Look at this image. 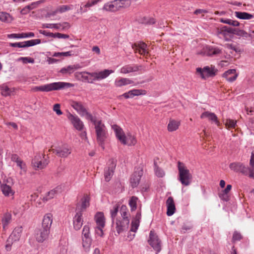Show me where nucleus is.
I'll return each mask as SVG.
<instances>
[{"label":"nucleus","instance_id":"obj_48","mask_svg":"<svg viewBox=\"0 0 254 254\" xmlns=\"http://www.w3.org/2000/svg\"><path fill=\"white\" fill-rule=\"evenodd\" d=\"M154 171L156 176L159 178L163 177L165 176L164 171L161 169L156 166V163H154Z\"/></svg>","mask_w":254,"mask_h":254},{"label":"nucleus","instance_id":"obj_17","mask_svg":"<svg viewBox=\"0 0 254 254\" xmlns=\"http://www.w3.org/2000/svg\"><path fill=\"white\" fill-rule=\"evenodd\" d=\"M147 93L146 90L144 89H132L129 90V91L126 92L121 95L120 98L121 97H124L126 99H128L129 98H133L136 96H140V95H145Z\"/></svg>","mask_w":254,"mask_h":254},{"label":"nucleus","instance_id":"obj_9","mask_svg":"<svg viewBox=\"0 0 254 254\" xmlns=\"http://www.w3.org/2000/svg\"><path fill=\"white\" fill-rule=\"evenodd\" d=\"M229 168L231 170L237 173H241L242 174L249 176L250 175L248 167L246 166L243 163L241 162H234L229 165Z\"/></svg>","mask_w":254,"mask_h":254},{"label":"nucleus","instance_id":"obj_8","mask_svg":"<svg viewBox=\"0 0 254 254\" xmlns=\"http://www.w3.org/2000/svg\"><path fill=\"white\" fill-rule=\"evenodd\" d=\"M218 70L215 68L214 65H211L210 66H206L203 68L198 67L196 68V72L200 74L201 77L203 79H206L209 77L214 76Z\"/></svg>","mask_w":254,"mask_h":254},{"label":"nucleus","instance_id":"obj_60","mask_svg":"<svg viewBox=\"0 0 254 254\" xmlns=\"http://www.w3.org/2000/svg\"><path fill=\"white\" fill-rule=\"evenodd\" d=\"M144 23L147 24H153L155 23V20L152 17L145 18Z\"/></svg>","mask_w":254,"mask_h":254},{"label":"nucleus","instance_id":"obj_3","mask_svg":"<svg viewBox=\"0 0 254 254\" xmlns=\"http://www.w3.org/2000/svg\"><path fill=\"white\" fill-rule=\"evenodd\" d=\"M111 127L116 137L122 144L129 146L135 144L136 140L134 136L128 135L127 136H126L122 128L117 125H112Z\"/></svg>","mask_w":254,"mask_h":254},{"label":"nucleus","instance_id":"obj_39","mask_svg":"<svg viewBox=\"0 0 254 254\" xmlns=\"http://www.w3.org/2000/svg\"><path fill=\"white\" fill-rule=\"evenodd\" d=\"M120 213L121 216V217L120 218H121V219L123 220H125L126 219L127 220H129L128 218L129 214L128 212V210L126 206L122 205L121 206L120 209Z\"/></svg>","mask_w":254,"mask_h":254},{"label":"nucleus","instance_id":"obj_46","mask_svg":"<svg viewBox=\"0 0 254 254\" xmlns=\"http://www.w3.org/2000/svg\"><path fill=\"white\" fill-rule=\"evenodd\" d=\"M118 211H119V206L117 204L114 205L113 208L112 209H111V210H110V214H111V217L112 218L113 224H114L115 219L117 215Z\"/></svg>","mask_w":254,"mask_h":254},{"label":"nucleus","instance_id":"obj_6","mask_svg":"<svg viewBox=\"0 0 254 254\" xmlns=\"http://www.w3.org/2000/svg\"><path fill=\"white\" fill-rule=\"evenodd\" d=\"M49 163L47 157L43 153H38L34 157V163H33V169L41 170L46 168Z\"/></svg>","mask_w":254,"mask_h":254},{"label":"nucleus","instance_id":"obj_53","mask_svg":"<svg viewBox=\"0 0 254 254\" xmlns=\"http://www.w3.org/2000/svg\"><path fill=\"white\" fill-rule=\"evenodd\" d=\"M50 36L54 38H58L59 39H67L69 35L67 34H62L60 33H51Z\"/></svg>","mask_w":254,"mask_h":254},{"label":"nucleus","instance_id":"obj_5","mask_svg":"<svg viewBox=\"0 0 254 254\" xmlns=\"http://www.w3.org/2000/svg\"><path fill=\"white\" fill-rule=\"evenodd\" d=\"M179 175L178 180L184 186H189L192 182V175L186 166L180 161L178 162Z\"/></svg>","mask_w":254,"mask_h":254},{"label":"nucleus","instance_id":"obj_38","mask_svg":"<svg viewBox=\"0 0 254 254\" xmlns=\"http://www.w3.org/2000/svg\"><path fill=\"white\" fill-rule=\"evenodd\" d=\"M250 167H248L250 175L249 177L254 178V153L251 154V159L250 161Z\"/></svg>","mask_w":254,"mask_h":254},{"label":"nucleus","instance_id":"obj_2","mask_svg":"<svg viewBox=\"0 0 254 254\" xmlns=\"http://www.w3.org/2000/svg\"><path fill=\"white\" fill-rule=\"evenodd\" d=\"M94 125L98 143L104 149L105 142L108 136V130L101 120L95 116L90 121Z\"/></svg>","mask_w":254,"mask_h":254},{"label":"nucleus","instance_id":"obj_61","mask_svg":"<svg viewBox=\"0 0 254 254\" xmlns=\"http://www.w3.org/2000/svg\"><path fill=\"white\" fill-rule=\"evenodd\" d=\"M219 197L223 200L227 201L229 200V196L228 193H224L223 191H221L219 194Z\"/></svg>","mask_w":254,"mask_h":254},{"label":"nucleus","instance_id":"obj_10","mask_svg":"<svg viewBox=\"0 0 254 254\" xmlns=\"http://www.w3.org/2000/svg\"><path fill=\"white\" fill-rule=\"evenodd\" d=\"M53 152L59 157L65 158L71 154V149L68 146L64 145L61 146H57L53 149Z\"/></svg>","mask_w":254,"mask_h":254},{"label":"nucleus","instance_id":"obj_42","mask_svg":"<svg viewBox=\"0 0 254 254\" xmlns=\"http://www.w3.org/2000/svg\"><path fill=\"white\" fill-rule=\"evenodd\" d=\"M1 191L5 196H8L10 194L12 195L13 194L11 187L6 184L1 185Z\"/></svg>","mask_w":254,"mask_h":254},{"label":"nucleus","instance_id":"obj_57","mask_svg":"<svg viewBox=\"0 0 254 254\" xmlns=\"http://www.w3.org/2000/svg\"><path fill=\"white\" fill-rule=\"evenodd\" d=\"M11 92V89L9 88L7 86H5V87H3L2 88L1 91V94L4 96L10 95Z\"/></svg>","mask_w":254,"mask_h":254},{"label":"nucleus","instance_id":"obj_64","mask_svg":"<svg viewBox=\"0 0 254 254\" xmlns=\"http://www.w3.org/2000/svg\"><path fill=\"white\" fill-rule=\"evenodd\" d=\"M17 166H18L21 170H25V164L20 159L16 162Z\"/></svg>","mask_w":254,"mask_h":254},{"label":"nucleus","instance_id":"obj_25","mask_svg":"<svg viewBox=\"0 0 254 254\" xmlns=\"http://www.w3.org/2000/svg\"><path fill=\"white\" fill-rule=\"evenodd\" d=\"M166 205L167 208V215L169 216H172L174 214L176 210L174 201L172 197L170 196L168 198L166 201Z\"/></svg>","mask_w":254,"mask_h":254},{"label":"nucleus","instance_id":"obj_14","mask_svg":"<svg viewBox=\"0 0 254 254\" xmlns=\"http://www.w3.org/2000/svg\"><path fill=\"white\" fill-rule=\"evenodd\" d=\"M204 54L209 57H216L222 54L221 49L212 46H206L203 49Z\"/></svg>","mask_w":254,"mask_h":254},{"label":"nucleus","instance_id":"obj_41","mask_svg":"<svg viewBox=\"0 0 254 254\" xmlns=\"http://www.w3.org/2000/svg\"><path fill=\"white\" fill-rule=\"evenodd\" d=\"M31 36H32V33L31 32L28 33L11 34L7 36L9 38H22Z\"/></svg>","mask_w":254,"mask_h":254},{"label":"nucleus","instance_id":"obj_54","mask_svg":"<svg viewBox=\"0 0 254 254\" xmlns=\"http://www.w3.org/2000/svg\"><path fill=\"white\" fill-rule=\"evenodd\" d=\"M139 223L140 222L138 220H132L130 231L133 232H136L139 227Z\"/></svg>","mask_w":254,"mask_h":254},{"label":"nucleus","instance_id":"obj_34","mask_svg":"<svg viewBox=\"0 0 254 254\" xmlns=\"http://www.w3.org/2000/svg\"><path fill=\"white\" fill-rule=\"evenodd\" d=\"M57 189H58V188H57L56 189L52 190L49 191L48 192H47L46 195L45 196L43 197L42 201H39L38 202L39 204L41 205V204H42V202H44L47 201H48V200H49V199H50L51 198H53L55 196V194L57 192Z\"/></svg>","mask_w":254,"mask_h":254},{"label":"nucleus","instance_id":"obj_20","mask_svg":"<svg viewBox=\"0 0 254 254\" xmlns=\"http://www.w3.org/2000/svg\"><path fill=\"white\" fill-rule=\"evenodd\" d=\"M73 228L75 230H79L83 225L82 213L76 212L73 219Z\"/></svg>","mask_w":254,"mask_h":254},{"label":"nucleus","instance_id":"obj_45","mask_svg":"<svg viewBox=\"0 0 254 254\" xmlns=\"http://www.w3.org/2000/svg\"><path fill=\"white\" fill-rule=\"evenodd\" d=\"M138 198L136 196H132L129 201V205L130 207L131 211H134L136 209L137 201Z\"/></svg>","mask_w":254,"mask_h":254},{"label":"nucleus","instance_id":"obj_52","mask_svg":"<svg viewBox=\"0 0 254 254\" xmlns=\"http://www.w3.org/2000/svg\"><path fill=\"white\" fill-rule=\"evenodd\" d=\"M90 237V228L88 225H85L83 227L82 232V237Z\"/></svg>","mask_w":254,"mask_h":254},{"label":"nucleus","instance_id":"obj_63","mask_svg":"<svg viewBox=\"0 0 254 254\" xmlns=\"http://www.w3.org/2000/svg\"><path fill=\"white\" fill-rule=\"evenodd\" d=\"M11 161L16 163L19 160H20V159L19 158V156L17 154H12L11 155Z\"/></svg>","mask_w":254,"mask_h":254},{"label":"nucleus","instance_id":"obj_40","mask_svg":"<svg viewBox=\"0 0 254 254\" xmlns=\"http://www.w3.org/2000/svg\"><path fill=\"white\" fill-rule=\"evenodd\" d=\"M73 5H62L58 7L56 10V13H63L73 8Z\"/></svg>","mask_w":254,"mask_h":254},{"label":"nucleus","instance_id":"obj_31","mask_svg":"<svg viewBox=\"0 0 254 254\" xmlns=\"http://www.w3.org/2000/svg\"><path fill=\"white\" fill-rule=\"evenodd\" d=\"M181 125L180 121L170 119L167 126L168 130L170 132L176 131Z\"/></svg>","mask_w":254,"mask_h":254},{"label":"nucleus","instance_id":"obj_59","mask_svg":"<svg viewBox=\"0 0 254 254\" xmlns=\"http://www.w3.org/2000/svg\"><path fill=\"white\" fill-rule=\"evenodd\" d=\"M104 228H100L99 226H96L95 228V234L100 237H103L104 235L103 229Z\"/></svg>","mask_w":254,"mask_h":254},{"label":"nucleus","instance_id":"obj_28","mask_svg":"<svg viewBox=\"0 0 254 254\" xmlns=\"http://www.w3.org/2000/svg\"><path fill=\"white\" fill-rule=\"evenodd\" d=\"M115 167L116 164L112 162L110 166L105 169L104 177L106 182H109L111 180L113 175Z\"/></svg>","mask_w":254,"mask_h":254},{"label":"nucleus","instance_id":"obj_16","mask_svg":"<svg viewBox=\"0 0 254 254\" xmlns=\"http://www.w3.org/2000/svg\"><path fill=\"white\" fill-rule=\"evenodd\" d=\"M132 47L135 52H138L141 55L147 56L149 53L148 46L145 43L135 44L132 45Z\"/></svg>","mask_w":254,"mask_h":254},{"label":"nucleus","instance_id":"obj_29","mask_svg":"<svg viewBox=\"0 0 254 254\" xmlns=\"http://www.w3.org/2000/svg\"><path fill=\"white\" fill-rule=\"evenodd\" d=\"M96 226L104 228L105 225V218L103 212H99L95 216Z\"/></svg>","mask_w":254,"mask_h":254},{"label":"nucleus","instance_id":"obj_22","mask_svg":"<svg viewBox=\"0 0 254 254\" xmlns=\"http://www.w3.org/2000/svg\"><path fill=\"white\" fill-rule=\"evenodd\" d=\"M53 221V215L50 213L46 214L43 219L42 227L50 231Z\"/></svg>","mask_w":254,"mask_h":254},{"label":"nucleus","instance_id":"obj_1","mask_svg":"<svg viewBox=\"0 0 254 254\" xmlns=\"http://www.w3.org/2000/svg\"><path fill=\"white\" fill-rule=\"evenodd\" d=\"M114 72L113 70L106 69L102 71L93 72H77L75 73V76L78 78H81L82 81L93 83L95 81H100L105 79Z\"/></svg>","mask_w":254,"mask_h":254},{"label":"nucleus","instance_id":"obj_51","mask_svg":"<svg viewBox=\"0 0 254 254\" xmlns=\"http://www.w3.org/2000/svg\"><path fill=\"white\" fill-rule=\"evenodd\" d=\"M10 16L6 12H0V20L3 22H8L10 20Z\"/></svg>","mask_w":254,"mask_h":254},{"label":"nucleus","instance_id":"obj_50","mask_svg":"<svg viewBox=\"0 0 254 254\" xmlns=\"http://www.w3.org/2000/svg\"><path fill=\"white\" fill-rule=\"evenodd\" d=\"M236 125V121L231 119H227L225 126L228 128H234Z\"/></svg>","mask_w":254,"mask_h":254},{"label":"nucleus","instance_id":"obj_44","mask_svg":"<svg viewBox=\"0 0 254 254\" xmlns=\"http://www.w3.org/2000/svg\"><path fill=\"white\" fill-rule=\"evenodd\" d=\"M220 21L223 23L228 24L234 26H238L240 23L236 20H233L230 19L220 18Z\"/></svg>","mask_w":254,"mask_h":254},{"label":"nucleus","instance_id":"obj_58","mask_svg":"<svg viewBox=\"0 0 254 254\" xmlns=\"http://www.w3.org/2000/svg\"><path fill=\"white\" fill-rule=\"evenodd\" d=\"M53 110L59 116L63 114V112L60 109V105L59 104H56L54 105Z\"/></svg>","mask_w":254,"mask_h":254},{"label":"nucleus","instance_id":"obj_4","mask_svg":"<svg viewBox=\"0 0 254 254\" xmlns=\"http://www.w3.org/2000/svg\"><path fill=\"white\" fill-rule=\"evenodd\" d=\"M73 86L70 83L57 82L33 87V91L50 92Z\"/></svg>","mask_w":254,"mask_h":254},{"label":"nucleus","instance_id":"obj_23","mask_svg":"<svg viewBox=\"0 0 254 254\" xmlns=\"http://www.w3.org/2000/svg\"><path fill=\"white\" fill-rule=\"evenodd\" d=\"M22 231V228L21 227L15 228L8 237L7 242L9 243L11 241L16 242L18 241L21 237Z\"/></svg>","mask_w":254,"mask_h":254},{"label":"nucleus","instance_id":"obj_27","mask_svg":"<svg viewBox=\"0 0 254 254\" xmlns=\"http://www.w3.org/2000/svg\"><path fill=\"white\" fill-rule=\"evenodd\" d=\"M238 76L236 73V70L234 69H231L225 71L223 74V77H225L229 82H233L235 81Z\"/></svg>","mask_w":254,"mask_h":254},{"label":"nucleus","instance_id":"obj_62","mask_svg":"<svg viewBox=\"0 0 254 254\" xmlns=\"http://www.w3.org/2000/svg\"><path fill=\"white\" fill-rule=\"evenodd\" d=\"M218 34L220 35V36H222L224 38H225L227 34L229 33L226 31L224 29H223V28L222 27L220 31H218Z\"/></svg>","mask_w":254,"mask_h":254},{"label":"nucleus","instance_id":"obj_12","mask_svg":"<svg viewBox=\"0 0 254 254\" xmlns=\"http://www.w3.org/2000/svg\"><path fill=\"white\" fill-rule=\"evenodd\" d=\"M149 244L156 252V254L159 253L161 249V243L158 236L154 233L151 231L149 234Z\"/></svg>","mask_w":254,"mask_h":254},{"label":"nucleus","instance_id":"obj_15","mask_svg":"<svg viewBox=\"0 0 254 254\" xmlns=\"http://www.w3.org/2000/svg\"><path fill=\"white\" fill-rule=\"evenodd\" d=\"M90 205V198L88 195L83 197L80 201L77 204L76 212H81L85 210Z\"/></svg>","mask_w":254,"mask_h":254},{"label":"nucleus","instance_id":"obj_47","mask_svg":"<svg viewBox=\"0 0 254 254\" xmlns=\"http://www.w3.org/2000/svg\"><path fill=\"white\" fill-rule=\"evenodd\" d=\"M225 47L229 49L235 51L236 53L240 52V48L236 45L233 43H227L225 45Z\"/></svg>","mask_w":254,"mask_h":254},{"label":"nucleus","instance_id":"obj_11","mask_svg":"<svg viewBox=\"0 0 254 254\" xmlns=\"http://www.w3.org/2000/svg\"><path fill=\"white\" fill-rule=\"evenodd\" d=\"M50 231L41 227L35 230V238L39 243H42L47 240L49 236Z\"/></svg>","mask_w":254,"mask_h":254},{"label":"nucleus","instance_id":"obj_13","mask_svg":"<svg viewBox=\"0 0 254 254\" xmlns=\"http://www.w3.org/2000/svg\"><path fill=\"white\" fill-rule=\"evenodd\" d=\"M129 223V220H127L126 219L123 220L121 219V218H117L116 220V221H114V224L112 223V224L115 225V229L117 233L120 234L124 231L127 230Z\"/></svg>","mask_w":254,"mask_h":254},{"label":"nucleus","instance_id":"obj_32","mask_svg":"<svg viewBox=\"0 0 254 254\" xmlns=\"http://www.w3.org/2000/svg\"><path fill=\"white\" fill-rule=\"evenodd\" d=\"M80 67L79 64H74L72 65H68L66 67L62 68L60 72L63 74H71L73 73L75 69L79 68Z\"/></svg>","mask_w":254,"mask_h":254},{"label":"nucleus","instance_id":"obj_26","mask_svg":"<svg viewBox=\"0 0 254 254\" xmlns=\"http://www.w3.org/2000/svg\"><path fill=\"white\" fill-rule=\"evenodd\" d=\"M140 69V66L137 65L127 64L123 66L120 69V72L123 74H127L130 72L138 71Z\"/></svg>","mask_w":254,"mask_h":254},{"label":"nucleus","instance_id":"obj_36","mask_svg":"<svg viewBox=\"0 0 254 254\" xmlns=\"http://www.w3.org/2000/svg\"><path fill=\"white\" fill-rule=\"evenodd\" d=\"M11 220V214L9 212L4 214L2 219V224L3 229H6Z\"/></svg>","mask_w":254,"mask_h":254},{"label":"nucleus","instance_id":"obj_21","mask_svg":"<svg viewBox=\"0 0 254 254\" xmlns=\"http://www.w3.org/2000/svg\"><path fill=\"white\" fill-rule=\"evenodd\" d=\"M200 118L202 119L207 118L209 121L214 123L217 126H219L220 125L217 117L213 113L209 111L204 112L200 115Z\"/></svg>","mask_w":254,"mask_h":254},{"label":"nucleus","instance_id":"obj_19","mask_svg":"<svg viewBox=\"0 0 254 254\" xmlns=\"http://www.w3.org/2000/svg\"><path fill=\"white\" fill-rule=\"evenodd\" d=\"M142 174V170L137 169V171H135L131 175L130 179V183L132 188H135L138 186Z\"/></svg>","mask_w":254,"mask_h":254},{"label":"nucleus","instance_id":"obj_43","mask_svg":"<svg viewBox=\"0 0 254 254\" xmlns=\"http://www.w3.org/2000/svg\"><path fill=\"white\" fill-rule=\"evenodd\" d=\"M118 1L119 10L122 8H127L131 4L130 0H117Z\"/></svg>","mask_w":254,"mask_h":254},{"label":"nucleus","instance_id":"obj_55","mask_svg":"<svg viewBox=\"0 0 254 254\" xmlns=\"http://www.w3.org/2000/svg\"><path fill=\"white\" fill-rule=\"evenodd\" d=\"M242 239V236L240 233H239L237 231H235L234 232L232 238V242L233 243H235L236 241H240Z\"/></svg>","mask_w":254,"mask_h":254},{"label":"nucleus","instance_id":"obj_56","mask_svg":"<svg viewBox=\"0 0 254 254\" xmlns=\"http://www.w3.org/2000/svg\"><path fill=\"white\" fill-rule=\"evenodd\" d=\"M17 62H21L23 64L32 63V58L29 57H20L16 60Z\"/></svg>","mask_w":254,"mask_h":254},{"label":"nucleus","instance_id":"obj_35","mask_svg":"<svg viewBox=\"0 0 254 254\" xmlns=\"http://www.w3.org/2000/svg\"><path fill=\"white\" fill-rule=\"evenodd\" d=\"M10 46L12 47L25 48L32 46V40L22 42L10 43Z\"/></svg>","mask_w":254,"mask_h":254},{"label":"nucleus","instance_id":"obj_37","mask_svg":"<svg viewBox=\"0 0 254 254\" xmlns=\"http://www.w3.org/2000/svg\"><path fill=\"white\" fill-rule=\"evenodd\" d=\"M82 240L83 248L85 251H88L92 243L91 237H82Z\"/></svg>","mask_w":254,"mask_h":254},{"label":"nucleus","instance_id":"obj_24","mask_svg":"<svg viewBox=\"0 0 254 254\" xmlns=\"http://www.w3.org/2000/svg\"><path fill=\"white\" fill-rule=\"evenodd\" d=\"M103 8L106 11L110 12H115L119 10L118 1L117 0H114L106 3Z\"/></svg>","mask_w":254,"mask_h":254},{"label":"nucleus","instance_id":"obj_49","mask_svg":"<svg viewBox=\"0 0 254 254\" xmlns=\"http://www.w3.org/2000/svg\"><path fill=\"white\" fill-rule=\"evenodd\" d=\"M99 1L100 0H88L85 4L83 5V7L88 9L97 4Z\"/></svg>","mask_w":254,"mask_h":254},{"label":"nucleus","instance_id":"obj_7","mask_svg":"<svg viewBox=\"0 0 254 254\" xmlns=\"http://www.w3.org/2000/svg\"><path fill=\"white\" fill-rule=\"evenodd\" d=\"M70 105L81 116L85 117L86 119L88 121H90L91 120H93V118L94 116L87 112L81 102L72 101L71 102Z\"/></svg>","mask_w":254,"mask_h":254},{"label":"nucleus","instance_id":"obj_30","mask_svg":"<svg viewBox=\"0 0 254 254\" xmlns=\"http://www.w3.org/2000/svg\"><path fill=\"white\" fill-rule=\"evenodd\" d=\"M133 83V81L129 78H117L115 81V85L116 87H122L123 86L131 84Z\"/></svg>","mask_w":254,"mask_h":254},{"label":"nucleus","instance_id":"obj_33","mask_svg":"<svg viewBox=\"0 0 254 254\" xmlns=\"http://www.w3.org/2000/svg\"><path fill=\"white\" fill-rule=\"evenodd\" d=\"M235 15L236 17L240 19H251L253 17V15L246 12L235 11Z\"/></svg>","mask_w":254,"mask_h":254},{"label":"nucleus","instance_id":"obj_18","mask_svg":"<svg viewBox=\"0 0 254 254\" xmlns=\"http://www.w3.org/2000/svg\"><path fill=\"white\" fill-rule=\"evenodd\" d=\"M68 119L71 121L74 127L78 130H81L84 127L83 122L76 116L69 114L67 116Z\"/></svg>","mask_w":254,"mask_h":254}]
</instances>
